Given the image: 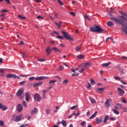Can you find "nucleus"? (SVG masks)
Listing matches in <instances>:
<instances>
[{"label":"nucleus","instance_id":"obj_1","mask_svg":"<svg viewBox=\"0 0 127 127\" xmlns=\"http://www.w3.org/2000/svg\"><path fill=\"white\" fill-rule=\"evenodd\" d=\"M111 19L112 20H114L117 24H119V25H121V26H122V24L121 23H123L124 25H126V26L127 27V18H126L124 15L119 16L118 19H116L114 17H111Z\"/></svg>","mask_w":127,"mask_h":127},{"label":"nucleus","instance_id":"obj_2","mask_svg":"<svg viewBox=\"0 0 127 127\" xmlns=\"http://www.w3.org/2000/svg\"><path fill=\"white\" fill-rule=\"evenodd\" d=\"M90 29L92 32H98V33H101V32H103L104 30L99 26H95L90 28Z\"/></svg>","mask_w":127,"mask_h":127},{"label":"nucleus","instance_id":"obj_3","mask_svg":"<svg viewBox=\"0 0 127 127\" xmlns=\"http://www.w3.org/2000/svg\"><path fill=\"white\" fill-rule=\"evenodd\" d=\"M62 33L63 34L64 37V38L66 39H67V40H73V38L68 35V33H67L66 32L62 31Z\"/></svg>","mask_w":127,"mask_h":127},{"label":"nucleus","instance_id":"obj_4","mask_svg":"<svg viewBox=\"0 0 127 127\" xmlns=\"http://www.w3.org/2000/svg\"><path fill=\"white\" fill-rule=\"evenodd\" d=\"M118 92V94L120 96H123L124 95H125V90L120 87L117 88Z\"/></svg>","mask_w":127,"mask_h":127},{"label":"nucleus","instance_id":"obj_5","mask_svg":"<svg viewBox=\"0 0 127 127\" xmlns=\"http://www.w3.org/2000/svg\"><path fill=\"white\" fill-rule=\"evenodd\" d=\"M34 100L36 102H40L41 101V96L38 93H36L34 96Z\"/></svg>","mask_w":127,"mask_h":127},{"label":"nucleus","instance_id":"obj_6","mask_svg":"<svg viewBox=\"0 0 127 127\" xmlns=\"http://www.w3.org/2000/svg\"><path fill=\"white\" fill-rule=\"evenodd\" d=\"M44 79H49V77L41 76L35 78V80L37 81H41L44 80Z\"/></svg>","mask_w":127,"mask_h":127},{"label":"nucleus","instance_id":"obj_7","mask_svg":"<svg viewBox=\"0 0 127 127\" xmlns=\"http://www.w3.org/2000/svg\"><path fill=\"white\" fill-rule=\"evenodd\" d=\"M25 96L26 97L25 100L26 102H29V100L30 99V93L27 92L25 93Z\"/></svg>","mask_w":127,"mask_h":127},{"label":"nucleus","instance_id":"obj_8","mask_svg":"<svg viewBox=\"0 0 127 127\" xmlns=\"http://www.w3.org/2000/svg\"><path fill=\"white\" fill-rule=\"evenodd\" d=\"M17 110L19 113H20L23 110V107H22V105L21 104H18Z\"/></svg>","mask_w":127,"mask_h":127},{"label":"nucleus","instance_id":"obj_9","mask_svg":"<svg viewBox=\"0 0 127 127\" xmlns=\"http://www.w3.org/2000/svg\"><path fill=\"white\" fill-rule=\"evenodd\" d=\"M17 75L15 74H11V73L7 74L6 75V78H13V79H16Z\"/></svg>","mask_w":127,"mask_h":127},{"label":"nucleus","instance_id":"obj_10","mask_svg":"<svg viewBox=\"0 0 127 127\" xmlns=\"http://www.w3.org/2000/svg\"><path fill=\"white\" fill-rule=\"evenodd\" d=\"M23 93V88H20L16 93V95L18 97H20Z\"/></svg>","mask_w":127,"mask_h":127},{"label":"nucleus","instance_id":"obj_11","mask_svg":"<svg viewBox=\"0 0 127 127\" xmlns=\"http://www.w3.org/2000/svg\"><path fill=\"white\" fill-rule=\"evenodd\" d=\"M42 84H43V82H39L38 83H35L33 85V88H35V87H38V86L41 85Z\"/></svg>","mask_w":127,"mask_h":127},{"label":"nucleus","instance_id":"obj_12","mask_svg":"<svg viewBox=\"0 0 127 127\" xmlns=\"http://www.w3.org/2000/svg\"><path fill=\"white\" fill-rule=\"evenodd\" d=\"M46 52L48 55H50L51 54V49H50V47H48L46 49Z\"/></svg>","mask_w":127,"mask_h":127},{"label":"nucleus","instance_id":"obj_13","mask_svg":"<svg viewBox=\"0 0 127 127\" xmlns=\"http://www.w3.org/2000/svg\"><path fill=\"white\" fill-rule=\"evenodd\" d=\"M21 120V116L20 115L17 116L14 120V122H20Z\"/></svg>","mask_w":127,"mask_h":127},{"label":"nucleus","instance_id":"obj_14","mask_svg":"<svg viewBox=\"0 0 127 127\" xmlns=\"http://www.w3.org/2000/svg\"><path fill=\"white\" fill-rule=\"evenodd\" d=\"M52 49L55 52H56V53L60 52V53H61V52H60V50H59V49H58L57 48H56L55 47H53V48H52Z\"/></svg>","mask_w":127,"mask_h":127},{"label":"nucleus","instance_id":"obj_15","mask_svg":"<svg viewBox=\"0 0 127 127\" xmlns=\"http://www.w3.org/2000/svg\"><path fill=\"white\" fill-rule=\"evenodd\" d=\"M55 24H56V25H57L58 28H61L62 26V22H60V23H57V22H55Z\"/></svg>","mask_w":127,"mask_h":127},{"label":"nucleus","instance_id":"obj_16","mask_svg":"<svg viewBox=\"0 0 127 127\" xmlns=\"http://www.w3.org/2000/svg\"><path fill=\"white\" fill-rule=\"evenodd\" d=\"M97 114H98V112H95L90 118L89 120H93L96 116H97Z\"/></svg>","mask_w":127,"mask_h":127},{"label":"nucleus","instance_id":"obj_17","mask_svg":"<svg viewBox=\"0 0 127 127\" xmlns=\"http://www.w3.org/2000/svg\"><path fill=\"white\" fill-rule=\"evenodd\" d=\"M77 59H84V58H85V56L80 54L79 55L77 56Z\"/></svg>","mask_w":127,"mask_h":127},{"label":"nucleus","instance_id":"obj_18","mask_svg":"<svg viewBox=\"0 0 127 127\" xmlns=\"http://www.w3.org/2000/svg\"><path fill=\"white\" fill-rule=\"evenodd\" d=\"M96 121L97 125H99V124L103 122V119L102 118L97 119Z\"/></svg>","mask_w":127,"mask_h":127},{"label":"nucleus","instance_id":"obj_19","mask_svg":"<svg viewBox=\"0 0 127 127\" xmlns=\"http://www.w3.org/2000/svg\"><path fill=\"white\" fill-rule=\"evenodd\" d=\"M89 100H90L91 104H96V100L95 99L90 97L89 98Z\"/></svg>","mask_w":127,"mask_h":127},{"label":"nucleus","instance_id":"obj_20","mask_svg":"<svg viewBox=\"0 0 127 127\" xmlns=\"http://www.w3.org/2000/svg\"><path fill=\"white\" fill-rule=\"evenodd\" d=\"M38 112V109L35 108L33 111L31 112V115H33L34 113Z\"/></svg>","mask_w":127,"mask_h":127},{"label":"nucleus","instance_id":"obj_21","mask_svg":"<svg viewBox=\"0 0 127 127\" xmlns=\"http://www.w3.org/2000/svg\"><path fill=\"white\" fill-rule=\"evenodd\" d=\"M107 25H108V26H110L111 27L112 26H114V23L110 21L107 22Z\"/></svg>","mask_w":127,"mask_h":127},{"label":"nucleus","instance_id":"obj_22","mask_svg":"<svg viewBox=\"0 0 127 127\" xmlns=\"http://www.w3.org/2000/svg\"><path fill=\"white\" fill-rule=\"evenodd\" d=\"M0 75L1 76H4V69L0 68Z\"/></svg>","mask_w":127,"mask_h":127},{"label":"nucleus","instance_id":"obj_23","mask_svg":"<svg viewBox=\"0 0 127 127\" xmlns=\"http://www.w3.org/2000/svg\"><path fill=\"white\" fill-rule=\"evenodd\" d=\"M112 112L115 114V115H120V112L116 109H112Z\"/></svg>","mask_w":127,"mask_h":127},{"label":"nucleus","instance_id":"obj_24","mask_svg":"<svg viewBox=\"0 0 127 127\" xmlns=\"http://www.w3.org/2000/svg\"><path fill=\"white\" fill-rule=\"evenodd\" d=\"M62 124L63 127H67V123L66 122V121L63 120L62 121Z\"/></svg>","mask_w":127,"mask_h":127},{"label":"nucleus","instance_id":"obj_25","mask_svg":"<svg viewBox=\"0 0 127 127\" xmlns=\"http://www.w3.org/2000/svg\"><path fill=\"white\" fill-rule=\"evenodd\" d=\"M112 63L109 62L108 63H106V64H102V66L103 67H109V65L110 64H111Z\"/></svg>","mask_w":127,"mask_h":127},{"label":"nucleus","instance_id":"obj_26","mask_svg":"<svg viewBox=\"0 0 127 127\" xmlns=\"http://www.w3.org/2000/svg\"><path fill=\"white\" fill-rule=\"evenodd\" d=\"M108 119H109V116H108V115H106L105 116V119L103 121L104 124H106V123H107V122H108Z\"/></svg>","mask_w":127,"mask_h":127},{"label":"nucleus","instance_id":"obj_27","mask_svg":"<svg viewBox=\"0 0 127 127\" xmlns=\"http://www.w3.org/2000/svg\"><path fill=\"white\" fill-rule=\"evenodd\" d=\"M120 64H119L118 66L117 67V69L119 70V71H120V72H121V73H122V74H124V69H121V68H120Z\"/></svg>","mask_w":127,"mask_h":127},{"label":"nucleus","instance_id":"obj_28","mask_svg":"<svg viewBox=\"0 0 127 127\" xmlns=\"http://www.w3.org/2000/svg\"><path fill=\"white\" fill-rule=\"evenodd\" d=\"M117 106H118V108L119 110H122V109H124V107L122 106V104L120 103H117Z\"/></svg>","mask_w":127,"mask_h":127},{"label":"nucleus","instance_id":"obj_29","mask_svg":"<svg viewBox=\"0 0 127 127\" xmlns=\"http://www.w3.org/2000/svg\"><path fill=\"white\" fill-rule=\"evenodd\" d=\"M83 65H84V66L86 68V67L87 66H91V64L90 63L87 62V63L83 64Z\"/></svg>","mask_w":127,"mask_h":127},{"label":"nucleus","instance_id":"obj_30","mask_svg":"<svg viewBox=\"0 0 127 127\" xmlns=\"http://www.w3.org/2000/svg\"><path fill=\"white\" fill-rule=\"evenodd\" d=\"M4 13H2L1 15H0V17L1 18V20H3L5 18V16H4Z\"/></svg>","mask_w":127,"mask_h":127},{"label":"nucleus","instance_id":"obj_31","mask_svg":"<svg viewBox=\"0 0 127 127\" xmlns=\"http://www.w3.org/2000/svg\"><path fill=\"white\" fill-rule=\"evenodd\" d=\"M96 91H98L99 92H104V88H98L96 90Z\"/></svg>","mask_w":127,"mask_h":127},{"label":"nucleus","instance_id":"obj_32","mask_svg":"<svg viewBox=\"0 0 127 127\" xmlns=\"http://www.w3.org/2000/svg\"><path fill=\"white\" fill-rule=\"evenodd\" d=\"M86 70V67H85V66H84V67L81 68V70H79V73H84V71H85Z\"/></svg>","mask_w":127,"mask_h":127},{"label":"nucleus","instance_id":"obj_33","mask_svg":"<svg viewBox=\"0 0 127 127\" xmlns=\"http://www.w3.org/2000/svg\"><path fill=\"white\" fill-rule=\"evenodd\" d=\"M81 50V47L79 46H77L75 48L76 51H80Z\"/></svg>","mask_w":127,"mask_h":127},{"label":"nucleus","instance_id":"obj_34","mask_svg":"<svg viewBox=\"0 0 127 127\" xmlns=\"http://www.w3.org/2000/svg\"><path fill=\"white\" fill-rule=\"evenodd\" d=\"M35 77L32 76L28 78L29 81H34V79H35Z\"/></svg>","mask_w":127,"mask_h":127},{"label":"nucleus","instance_id":"obj_35","mask_svg":"<svg viewBox=\"0 0 127 127\" xmlns=\"http://www.w3.org/2000/svg\"><path fill=\"white\" fill-rule=\"evenodd\" d=\"M18 17H20L21 19H26V17L25 16H22L21 15H18Z\"/></svg>","mask_w":127,"mask_h":127},{"label":"nucleus","instance_id":"obj_36","mask_svg":"<svg viewBox=\"0 0 127 127\" xmlns=\"http://www.w3.org/2000/svg\"><path fill=\"white\" fill-rule=\"evenodd\" d=\"M1 109L2 110V111H5L6 110H7V107H6L5 106L3 105Z\"/></svg>","mask_w":127,"mask_h":127},{"label":"nucleus","instance_id":"obj_37","mask_svg":"<svg viewBox=\"0 0 127 127\" xmlns=\"http://www.w3.org/2000/svg\"><path fill=\"white\" fill-rule=\"evenodd\" d=\"M51 112V110H50V109H46V113H47V115H49V114H50Z\"/></svg>","mask_w":127,"mask_h":127},{"label":"nucleus","instance_id":"obj_38","mask_svg":"<svg viewBox=\"0 0 127 127\" xmlns=\"http://www.w3.org/2000/svg\"><path fill=\"white\" fill-rule=\"evenodd\" d=\"M22 104L25 108H27V104H26V102H25V101H23Z\"/></svg>","mask_w":127,"mask_h":127},{"label":"nucleus","instance_id":"obj_39","mask_svg":"<svg viewBox=\"0 0 127 127\" xmlns=\"http://www.w3.org/2000/svg\"><path fill=\"white\" fill-rule=\"evenodd\" d=\"M90 83L91 84H92V85H95V83L96 82H95V80H94V79H92L90 80Z\"/></svg>","mask_w":127,"mask_h":127},{"label":"nucleus","instance_id":"obj_40","mask_svg":"<svg viewBox=\"0 0 127 127\" xmlns=\"http://www.w3.org/2000/svg\"><path fill=\"white\" fill-rule=\"evenodd\" d=\"M57 81L55 80H51L49 81V84H52V83H56Z\"/></svg>","mask_w":127,"mask_h":127},{"label":"nucleus","instance_id":"obj_41","mask_svg":"<svg viewBox=\"0 0 127 127\" xmlns=\"http://www.w3.org/2000/svg\"><path fill=\"white\" fill-rule=\"evenodd\" d=\"M57 38H58V39H64V37H62V36L59 35L57 36Z\"/></svg>","mask_w":127,"mask_h":127},{"label":"nucleus","instance_id":"obj_42","mask_svg":"<svg viewBox=\"0 0 127 127\" xmlns=\"http://www.w3.org/2000/svg\"><path fill=\"white\" fill-rule=\"evenodd\" d=\"M58 2H59L61 5H64V3L61 1V0H58Z\"/></svg>","mask_w":127,"mask_h":127},{"label":"nucleus","instance_id":"obj_43","mask_svg":"<svg viewBox=\"0 0 127 127\" xmlns=\"http://www.w3.org/2000/svg\"><path fill=\"white\" fill-rule=\"evenodd\" d=\"M77 107H78V105H75L74 106H72L70 107V110H75L76 108H77Z\"/></svg>","mask_w":127,"mask_h":127},{"label":"nucleus","instance_id":"obj_44","mask_svg":"<svg viewBox=\"0 0 127 127\" xmlns=\"http://www.w3.org/2000/svg\"><path fill=\"white\" fill-rule=\"evenodd\" d=\"M4 125V123H3V121H0V126L1 127H3Z\"/></svg>","mask_w":127,"mask_h":127},{"label":"nucleus","instance_id":"obj_45","mask_svg":"<svg viewBox=\"0 0 127 127\" xmlns=\"http://www.w3.org/2000/svg\"><path fill=\"white\" fill-rule=\"evenodd\" d=\"M109 101H110V99L107 100V101L105 102V105H106V106H108L109 107L110 105H109Z\"/></svg>","mask_w":127,"mask_h":127},{"label":"nucleus","instance_id":"obj_46","mask_svg":"<svg viewBox=\"0 0 127 127\" xmlns=\"http://www.w3.org/2000/svg\"><path fill=\"white\" fill-rule=\"evenodd\" d=\"M48 91H49V89L43 90V93L44 95H46V93H47V92H48Z\"/></svg>","mask_w":127,"mask_h":127},{"label":"nucleus","instance_id":"obj_47","mask_svg":"<svg viewBox=\"0 0 127 127\" xmlns=\"http://www.w3.org/2000/svg\"><path fill=\"white\" fill-rule=\"evenodd\" d=\"M114 78L115 80H119V81H121V78L119 76H114Z\"/></svg>","mask_w":127,"mask_h":127},{"label":"nucleus","instance_id":"obj_48","mask_svg":"<svg viewBox=\"0 0 127 127\" xmlns=\"http://www.w3.org/2000/svg\"><path fill=\"white\" fill-rule=\"evenodd\" d=\"M38 61H39L40 62H43L44 61H46V60L45 59H38Z\"/></svg>","mask_w":127,"mask_h":127},{"label":"nucleus","instance_id":"obj_49","mask_svg":"<svg viewBox=\"0 0 127 127\" xmlns=\"http://www.w3.org/2000/svg\"><path fill=\"white\" fill-rule=\"evenodd\" d=\"M25 83H26V81H23L20 82L19 84V85H24Z\"/></svg>","mask_w":127,"mask_h":127},{"label":"nucleus","instance_id":"obj_50","mask_svg":"<svg viewBox=\"0 0 127 127\" xmlns=\"http://www.w3.org/2000/svg\"><path fill=\"white\" fill-rule=\"evenodd\" d=\"M20 76V77H28L29 75L27 74H24V75L21 74Z\"/></svg>","mask_w":127,"mask_h":127},{"label":"nucleus","instance_id":"obj_51","mask_svg":"<svg viewBox=\"0 0 127 127\" xmlns=\"http://www.w3.org/2000/svg\"><path fill=\"white\" fill-rule=\"evenodd\" d=\"M1 12H8V10H6V9H2L1 10Z\"/></svg>","mask_w":127,"mask_h":127},{"label":"nucleus","instance_id":"obj_52","mask_svg":"<svg viewBox=\"0 0 127 127\" xmlns=\"http://www.w3.org/2000/svg\"><path fill=\"white\" fill-rule=\"evenodd\" d=\"M68 83V80H64L63 82V84H64V85H66Z\"/></svg>","mask_w":127,"mask_h":127},{"label":"nucleus","instance_id":"obj_53","mask_svg":"<svg viewBox=\"0 0 127 127\" xmlns=\"http://www.w3.org/2000/svg\"><path fill=\"white\" fill-rule=\"evenodd\" d=\"M122 110H123L125 113H127V108L126 107H124V108L122 109Z\"/></svg>","mask_w":127,"mask_h":127},{"label":"nucleus","instance_id":"obj_54","mask_svg":"<svg viewBox=\"0 0 127 127\" xmlns=\"http://www.w3.org/2000/svg\"><path fill=\"white\" fill-rule=\"evenodd\" d=\"M85 125H86V122L83 121L81 123V126H85Z\"/></svg>","mask_w":127,"mask_h":127},{"label":"nucleus","instance_id":"obj_55","mask_svg":"<svg viewBox=\"0 0 127 127\" xmlns=\"http://www.w3.org/2000/svg\"><path fill=\"white\" fill-rule=\"evenodd\" d=\"M115 109H116V110H119V105H118V103L115 105Z\"/></svg>","mask_w":127,"mask_h":127},{"label":"nucleus","instance_id":"obj_56","mask_svg":"<svg viewBox=\"0 0 127 127\" xmlns=\"http://www.w3.org/2000/svg\"><path fill=\"white\" fill-rule=\"evenodd\" d=\"M122 100L123 103H124V104H126L127 103V100H126V99L123 98Z\"/></svg>","mask_w":127,"mask_h":127},{"label":"nucleus","instance_id":"obj_57","mask_svg":"<svg viewBox=\"0 0 127 127\" xmlns=\"http://www.w3.org/2000/svg\"><path fill=\"white\" fill-rule=\"evenodd\" d=\"M110 121H116V119L114 117H110Z\"/></svg>","mask_w":127,"mask_h":127},{"label":"nucleus","instance_id":"obj_58","mask_svg":"<svg viewBox=\"0 0 127 127\" xmlns=\"http://www.w3.org/2000/svg\"><path fill=\"white\" fill-rule=\"evenodd\" d=\"M116 125H117L118 127H121V125L120 124V123H119L118 122H116Z\"/></svg>","mask_w":127,"mask_h":127},{"label":"nucleus","instance_id":"obj_59","mask_svg":"<svg viewBox=\"0 0 127 127\" xmlns=\"http://www.w3.org/2000/svg\"><path fill=\"white\" fill-rule=\"evenodd\" d=\"M91 88V84L90 83H88V86H87V89H90Z\"/></svg>","mask_w":127,"mask_h":127},{"label":"nucleus","instance_id":"obj_60","mask_svg":"<svg viewBox=\"0 0 127 127\" xmlns=\"http://www.w3.org/2000/svg\"><path fill=\"white\" fill-rule=\"evenodd\" d=\"M80 112L78 111L76 114H75V116L78 117V116H80Z\"/></svg>","mask_w":127,"mask_h":127},{"label":"nucleus","instance_id":"obj_61","mask_svg":"<svg viewBox=\"0 0 127 127\" xmlns=\"http://www.w3.org/2000/svg\"><path fill=\"white\" fill-rule=\"evenodd\" d=\"M70 14L71 15H72L73 16H75V12H70Z\"/></svg>","mask_w":127,"mask_h":127},{"label":"nucleus","instance_id":"obj_62","mask_svg":"<svg viewBox=\"0 0 127 127\" xmlns=\"http://www.w3.org/2000/svg\"><path fill=\"white\" fill-rule=\"evenodd\" d=\"M122 14H123V15H124V16H125L126 17V18H127V14L122 12Z\"/></svg>","mask_w":127,"mask_h":127},{"label":"nucleus","instance_id":"obj_63","mask_svg":"<svg viewBox=\"0 0 127 127\" xmlns=\"http://www.w3.org/2000/svg\"><path fill=\"white\" fill-rule=\"evenodd\" d=\"M59 70H63V66L62 65H60Z\"/></svg>","mask_w":127,"mask_h":127},{"label":"nucleus","instance_id":"obj_64","mask_svg":"<svg viewBox=\"0 0 127 127\" xmlns=\"http://www.w3.org/2000/svg\"><path fill=\"white\" fill-rule=\"evenodd\" d=\"M71 72H73V73H76V70L74 69L73 68H72L71 69Z\"/></svg>","mask_w":127,"mask_h":127}]
</instances>
